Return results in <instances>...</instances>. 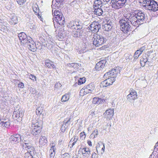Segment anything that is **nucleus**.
<instances>
[{"label":"nucleus","mask_w":158,"mask_h":158,"mask_svg":"<svg viewBox=\"0 0 158 158\" xmlns=\"http://www.w3.org/2000/svg\"><path fill=\"white\" fill-rule=\"evenodd\" d=\"M97 155L96 153L94 152L92 155L91 158H97Z\"/></svg>","instance_id":"obj_59"},{"label":"nucleus","mask_w":158,"mask_h":158,"mask_svg":"<svg viewBox=\"0 0 158 158\" xmlns=\"http://www.w3.org/2000/svg\"><path fill=\"white\" fill-rule=\"evenodd\" d=\"M66 36V34L64 29L58 32L57 38L59 40H62Z\"/></svg>","instance_id":"obj_26"},{"label":"nucleus","mask_w":158,"mask_h":158,"mask_svg":"<svg viewBox=\"0 0 158 158\" xmlns=\"http://www.w3.org/2000/svg\"><path fill=\"white\" fill-rule=\"evenodd\" d=\"M102 4V1L101 0H97L95 1L93 4L94 8H101Z\"/></svg>","instance_id":"obj_31"},{"label":"nucleus","mask_w":158,"mask_h":158,"mask_svg":"<svg viewBox=\"0 0 158 158\" xmlns=\"http://www.w3.org/2000/svg\"><path fill=\"white\" fill-rule=\"evenodd\" d=\"M78 153H81L83 158H88L90 154V151L89 148L87 147L80 148L78 151Z\"/></svg>","instance_id":"obj_14"},{"label":"nucleus","mask_w":158,"mask_h":158,"mask_svg":"<svg viewBox=\"0 0 158 158\" xmlns=\"http://www.w3.org/2000/svg\"><path fill=\"white\" fill-rule=\"evenodd\" d=\"M23 147V149L26 150L28 149L29 150L31 151H35L34 148L33 147L31 143H23L22 144Z\"/></svg>","instance_id":"obj_24"},{"label":"nucleus","mask_w":158,"mask_h":158,"mask_svg":"<svg viewBox=\"0 0 158 158\" xmlns=\"http://www.w3.org/2000/svg\"><path fill=\"white\" fill-rule=\"evenodd\" d=\"M95 111H92L90 112V114L92 115V116H94L95 115Z\"/></svg>","instance_id":"obj_63"},{"label":"nucleus","mask_w":158,"mask_h":158,"mask_svg":"<svg viewBox=\"0 0 158 158\" xmlns=\"http://www.w3.org/2000/svg\"><path fill=\"white\" fill-rule=\"evenodd\" d=\"M80 137L82 138H85V134L84 132H81L80 134Z\"/></svg>","instance_id":"obj_56"},{"label":"nucleus","mask_w":158,"mask_h":158,"mask_svg":"<svg viewBox=\"0 0 158 158\" xmlns=\"http://www.w3.org/2000/svg\"><path fill=\"white\" fill-rule=\"evenodd\" d=\"M120 70L119 68H116V69H113L109 72L106 73L104 75V77H114L115 79V77L117 75H119Z\"/></svg>","instance_id":"obj_10"},{"label":"nucleus","mask_w":158,"mask_h":158,"mask_svg":"<svg viewBox=\"0 0 158 158\" xmlns=\"http://www.w3.org/2000/svg\"><path fill=\"white\" fill-rule=\"evenodd\" d=\"M106 63V60H101L96 64L95 66V69L98 71L101 70L105 67Z\"/></svg>","instance_id":"obj_20"},{"label":"nucleus","mask_w":158,"mask_h":158,"mask_svg":"<svg viewBox=\"0 0 158 158\" xmlns=\"http://www.w3.org/2000/svg\"><path fill=\"white\" fill-rule=\"evenodd\" d=\"M89 31H91L92 33H97L99 29L101 28V25L97 22H93L88 27Z\"/></svg>","instance_id":"obj_12"},{"label":"nucleus","mask_w":158,"mask_h":158,"mask_svg":"<svg viewBox=\"0 0 158 158\" xmlns=\"http://www.w3.org/2000/svg\"><path fill=\"white\" fill-rule=\"evenodd\" d=\"M18 22L17 18L15 15H13L9 20V23L11 24L15 25Z\"/></svg>","instance_id":"obj_28"},{"label":"nucleus","mask_w":158,"mask_h":158,"mask_svg":"<svg viewBox=\"0 0 158 158\" xmlns=\"http://www.w3.org/2000/svg\"><path fill=\"white\" fill-rule=\"evenodd\" d=\"M1 30L4 31H6L7 29V27L5 26H2L1 27Z\"/></svg>","instance_id":"obj_58"},{"label":"nucleus","mask_w":158,"mask_h":158,"mask_svg":"<svg viewBox=\"0 0 158 158\" xmlns=\"http://www.w3.org/2000/svg\"><path fill=\"white\" fill-rule=\"evenodd\" d=\"M98 134V131L97 130H94L92 134L90 135V137L93 139H94L97 137Z\"/></svg>","instance_id":"obj_42"},{"label":"nucleus","mask_w":158,"mask_h":158,"mask_svg":"<svg viewBox=\"0 0 158 158\" xmlns=\"http://www.w3.org/2000/svg\"><path fill=\"white\" fill-rule=\"evenodd\" d=\"M53 22L55 28H58L60 26L64 25V18L63 15L55 17L53 18Z\"/></svg>","instance_id":"obj_8"},{"label":"nucleus","mask_w":158,"mask_h":158,"mask_svg":"<svg viewBox=\"0 0 158 158\" xmlns=\"http://www.w3.org/2000/svg\"><path fill=\"white\" fill-rule=\"evenodd\" d=\"M93 12L94 14L98 16H101L103 13L102 9L99 8H94Z\"/></svg>","instance_id":"obj_29"},{"label":"nucleus","mask_w":158,"mask_h":158,"mask_svg":"<svg viewBox=\"0 0 158 158\" xmlns=\"http://www.w3.org/2000/svg\"><path fill=\"white\" fill-rule=\"evenodd\" d=\"M35 153V151L29 150L24 154L25 158H33V156Z\"/></svg>","instance_id":"obj_27"},{"label":"nucleus","mask_w":158,"mask_h":158,"mask_svg":"<svg viewBox=\"0 0 158 158\" xmlns=\"http://www.w3.org/2000/svg\"><path fill=\"white\" fill-rule=\"evenodd\" d=\"M70 118H68L63 121V124L61 127V130L62 132H64L68 127L69 125L70 124L69 122H70Z\"/></svg>","instance_id":"obj_21"},{"label":"nucleus","mask_w":158,"mask_h":158,"mask_svg":"<svg viewBox=\"0 0 158 158\" xmlns=\"http://www.w3.org/2000/svg\"><path fill=\"white\" fill-rule=\"evenodd\" d=\"M49 152L50 153V158H54L55 154V152H54V151L52 152V149H50Z\"/></svg>","instance_id":"obj_49"},{"label":"nucleus","mask_w":158,"mask_h":158,"mask_svg":"<svg viewBox=\"0 0 158 158\" xmlns=\"http://www.w3.org/2000/svg\"><path fill=\"white\" fill-rule=\"evenodd\" d=\"M1 116L0 115V127L2 128H8L10 126V122H4L3 119H1Z\"/></svg>","instance_id":"obj_22"},{"label":"nucleus","mask_w":158,"mask_h":158,"mask_svg":"<svg viewBox=\"0 0 158 158\" xmlns=\"http://www.w3.org/2000/svg\"><path fill=\"white\" fill-rule=\"evenodd\" d=\"M69 98V95L67 94H66L63 95L61 99V101L62 102H65L68 101Z\"/></svg>","instance_id":"obj_34"},{"label":"nucleus","mask_w":158,"mask_h":158,"mask_svg":"<svg viewBox=\"0 0 158 158\" xmlns=\"http://www.w3.org/2000/svg\"><path fill=\"white\" fill-rule=\"evenodd\" d=\"M62 158H70V156L69 154L67 153H65L62 156Z\"/></svg>","instance_id":"obj_51"},{"label":"nucleus","mask_w":158,"mask_h":158,"mask_svg":"<svg viewBox=\"0 0 158 158\" xmlns=\"http://www.w3.org/2000/svg\"><path fill=\"white\" fill-rule=\"evenodd\" d=\"M52 14L54 16V17L59 16H60L63 15V14L62 13L57 10H55L54 12H53V10H52Z\"/></svg>","instance_id":"obj_35"},{"label":"nucleus","mask_w":158,"mask_h":158,"mask_svg":"<svg viewBox=\"0 0 158 158\" xmlns=\"http://www.w3.org/2000/svg\"><path fill=\"white\" fill-rule=\"evenodd\" d=\"M29 76L30 79H31L32 80L34 81H36V78L35 76L32 74H31Z\"/></svg>","instance_id":"obj_53"},{"label":"nucleus","mask_w":158,"mask_h":158,"mask_svg":"<svg viewBox=\"0 0 158 158\" xmlns=\"http://www.w3.org/2000/svg\"><path fill=\"white\" fill-rule=\"evenodd\" d=\"M23 112L21 108H18L17 107L13 113V118L17 120L18 122L21 120L22 117L23 115Z\"/></svg>","instance_id":"obj_9"},{"label":"nucleus","mask_w":158,"mask_h":158,"mask_svg":"<svg viewBox=\"0 0 158 158\" xmlns=\"http://www.w3.org/2000/svg\"><path fill=\"white\" fill-rule=\"evenodd\" d=\"M48 141L45 136H41L39 140V144L40 146L45 145L47 143Z\"/></svg>","instance_id":"obj_30"},{"label":"nucleus","mask_w":158,"mask_h":158,"mask_svg":"<svg viewBox=\"0 0 158 158\" xmlns=\"http://www.w3.org/2000/svg\"><path fill=\"white\" fill-rule=\"evenodd\" d=\"M78 65L77 63H74L73 67L75 69H77L78 68Z\"/></svg>","instance_id":"obj_57"},{"label":"nucleus","mask_w":158,"mask_h":158,"mask_svg":"<svg viewBox=\"0 0 158 158\" xmlns=\"http://www.w3.org/2000/svg\"><path fill=\"white\" fill-rule=\"evenodd\" d=\"M78 139V137L77 136H75L73 140V141L72 140V139L70 140L69 142V144H71V143H72V147H73L75 145V143L77 140Z\"/></svg>","instance_id":"obj_38"},{"label":"nucleus","mask_w":158,"mask_h":158,"mask_svg":"<svg viewBox=\"0 0 158 158\" xmlns=\"http://www.w3.org/2000/svg\"><path fill=\"white\" fill-rule=\"evenodd\" d=\"M28 39L27 41L26 42L25 44H26L29 50L34 52H35L36 51L35 43L30 36L28 37Z\"/></svg>","instance_id":"obj_11"},{"label":"nucleus","mask_w":158,"mask_h":158,"mask_svg":"<svg viewBox=\"0 0 158 158\" xmlns=\"http://www.w3.org/2000/svg\"><path fill=\"white\" fill-rule=\"evenodd\" d=\"M148 59H142L141 60H140V64H141V65L142 66H144L145 64L143 65H142V62H144V64H145V63H146V62H147L148 61Z\"/></svg>","instance_id":"obj_52"},{"label":"nucleus","mask_w":158,"mask_h":158,"mask_svg":"<svg viewBox=\"0 0 158 158\" xmlns=\"http://www.w3.org/2000/svg\"><path fill=\"white\" fill-rule=\"evenodd\" d=\"M155 155L156 154H153V152H152V154L150 155L149 158H154V156H155Z\"/></svg>","instance_id":"obj_64"},{"label":"nucleus","mask_w":158,"mask_h":158,"mask_svg":"<svg viewBox=\"0 0 158 158\" xmlns=\"http://www.w3.org/2000/svg\"><path fill=\"white\" fill-rule=\"evenodd\" d=\"M42 124V121L38 118L33 120L32 121L31 131V134L34 135L39 134L41 131Z\"/></svg>","instance_id":"obj_3"},{"label":"nucleus","mask_w":158,"mask_h":158,"mask_svg":"<svg viewBox=\"0 0 158 158\" xmlns=\"http://www.w3.org/2000/svg\"><path fill=\"white\" fill-rule=\"evenodd\" d=\"M104 27L105 31H110L112 27V23L110 22L108 23H106L104 24Z\"/></svg>","instance_id":"obj_32"},{"label":"nucleus","mask_w":158,"mask_h":158,"mask_svg":"<svg viewBox=\"0 0 158 158\" xmlns=\"http://www.w3.org/2000/svg\"><path fill=\"white\" fill-rule=\"evenodd\" d=\"M18 37L21 42L25 44L28 40V37L24 32H21L18 34Z\"/></svg>","instance_id":"obj_17"},{"label":"nucleus","mask_w":158,"mask_h":158,"mask_svg":"<svg viewBox=\"0 0 158 158\" xmlns=\"http://www.w3.org/2000/svg\"><path fill=\"white\" fill-rule=\"evenodd\" d=\"M141 53L138 50H137L135 53L134 55V57L135 59H137L139 56V55Z\"/></svg>","instance_id":"obj_48"},{"label":"nucleus","mask_w":158,"mask_h":158,"mask_svg":"<svg viewBox=\"0 0 158 158\" xmlns=\"http://www.w3.org/2000/svg\"><path fill=\"white\" fill-rule=\"evenodd\" d=\"M157 153H158V142L156 143L154 146V151L153 152V154H156Z\"/></svg>","instance_id":"obj_45"},{"label":"nucleus","mask_w":158,"mask_h":158,"mask_svg":"<svg viewBox=\"0 0 158 158\" xmlns=\"http://www.w3.org/2000/svg\"><path fill=\"white\" fill-rule=\"evenodd\" d=\"M127 0H111L112 6L115 9H119L125 6Z\"/></svg>","instance_id":"obj_7"},{"label":"nucleus","mask_w":158,"mask_h":158,"mask_svg":"<svg viewBox=\"0 0 158 158\" xmlns=\"http://www.w3.org/2000/svg\"><path fill=\"white\" fill-rule=\"evenodd\" d=\"M43 110V109L42 107H39L37 108L35 111L36 114L37 115H40L42 114Z\"/></svg>","instance_id":"obj_40"},{"label":"nucleus","mask_w":158,"mask_h":158,"mask_svg":"<svg viewBox=\"0 0 158 158\" xmlns=\"http://www.w3.org/2000/svg\"><path fill=\"white\" fill-rule=\"evenodd\" d=\"M127 100L130 101L137 98V93L135 90L132 91L127 97Z\"/></svg>","instance_id":"obj_18"},{"label":"nucleus","mask_w":158,"mask_h":158,"mask_svg":"<svg viewBox=\"0 0 158 158\" xmlns=\"http://www.w3.org/2000/svg\"><path fill=\"white\" fill-rule=\"evenodd\" d=\"M18 87L21 88H23L24 87V84L22 82H20L18 84Z\"/></svg>","instance_id":"obj_55"},{"label":"nucleus","mask_w":158,"mask_h":158,"mask_svg":"<svg viewBox=\"0 0 158 158\" xmlns=\"http://www.w3.org/2000/svg\"><path fill=\"white\" fill-rule=\"evenodd\" d=\"M94 86L93 83H90L86 86H85L81 89L80 92H83L84 95H85L89 93H91L94 90Z\"/></svg>","instance_id":"obj_13"},{"label":"nucleus","mask_w":158,"mask_h":158,"mask_svg":"<svg viewBox=\"0 0 158 158\" xmlns=\"http://www.w3.org/2000/svg\"><path fill=\"white\" fill-rule=\"evenodd\" d=\"M124 57L127 62H129L130 59L132 58V56L128 53L125 54Z\"/></svg>","instance_id":"obj_39"},{"label":"nucleus","mask_w":158,"mask_h":158,"mask_svg":"<svg viewBox=\"0 0 158 158\" xmlns=\"http://www.w3.org/2000/svg\"><path fill=\"white\" fill-rule=\"evenodd\" d=\"M16 1L19 5H22L25 3L26 0H16Z\"/></svg>","instance_id":"obj_50"},{"label":"nucleus","mask_w":158,"mask_h":158,"mask_svg":"<svg viewBox=\"0 0 158 158\" xmlns=\"http://www.w3.org/2000/svg\"><path fill=\"white\" fill-rule=\"evenodd\" d=\"M36 49L37 48L39 49H41L42 48V45L41 44L38 42H37L35 43Z\"/></svg>","instance_id":"obj_47"},{"label":"nucleus","mask_w":158,"mask_h":158,"mask_svg":"<svg viewBox=\"0 0 158 158\" xmlns=\"http://www.w3.org/2000/svg\"><path fill=\"white\" fill-rule=\"evenodd\" d=\"M110 85L106 79L101 82V87H106Z\"/></svg>","instance_id":"obj_41"},{"label":"nucleus","mask_w":158,"mask_h":158,"mask_svg":"<svg viewBox=\"0 0 158 158\" xmlns=\"http://www.w3.org/2000/svg\"><path fill=\"white\" fill-rule=\"evenodd\" d=\"M104 78L105 79L107 78L106 79L109 83V85H112L114 82L115 81V79L114 78V77H104Z\"/></svg>","instance_id":"obj_33"},{"label":"nucleus","mask_w":158,"mask_h":158,"mask_svg":"<svg viewBox=\"0 0 158 158\" xmlns=\"http://www.w3.org/2000/svg\"><path fill=\"white\" fill-rule=\"evenodd\" d=\"M30 92L32 94H34L35 91V89L33 88H31L30 89Z\"/></svg>","instance_id":"obj_60"},{"label":"nucleus","mask_w":158,"mask_h":158,"mask_svg":"<svg viewBox=\"0 0 158 158\" xmlns=\"http://www.w3.org/2000/svg\"><path fill=\"white\" fill-rule=\"evenodd\" d=\"M61 86L62 85L59 82L56 83L55 85V86L54 87V90H56L58 89H60L61 87Z\"/></svg>","instance_id":"obj_46"},{"label":"nucleus","mask_w":158,"mask_h":158,"mask_svg":"<svg viewBox=\"0 0 158 158\" xmlns=\"http://www.w3.org/2000/svg\"><path fill=\"white\" fill-rule=\"evenodd\" d=\"M102 145H103V147L102 148L101 150L102 151H103V152H104L105 149V145H104V143H102V142H100L99 143H98V145L96 146V149H97V148H98V147H100V146H101ZM97 152H98V151L97 150Z\"/></svg>","instance_id":"obj_44"},{"label":"nucleus","mask_w":158,"mask_h":158,"mask_svg":"<svg viewBox=\"0 0 158 158\" xmlns=\"http://www.w3.org/2000/svg\"><path fill=\"white\" fill-rule=\"evenodd\" d=\"M124 16L135 27H138L147 21L146 14L141 10H134L130 13L124 14Z\"/></svg>","instance_id":"obj_1"},{"label":"nucleus","mask_w":158,"mask_h":158,"mask_svg":"<svg viewBox=\"0 0 158 158\" xmlns=\"http://www.w3.org/2000/svg\"><path fill=\"white\" fill-rule=\"evenodd\" d=\"M46 41L47 42L44 45V46L49 49H52L53 47L55 45V41L51 37H48L47 38Z\"/></svg>","instance_id":"obj_15"},{"label":"nucleus","mask_w":158,"mask_h":158,"mask_svg":"<svg viewBox=\"0 0 158 158\" xmlns=\"http://www.w3.org/2000/svg\"><path fill=\"white\" fill-rule=\"evenodd\" d=\"M93 38V44L96 47H98L106 42V39L103 36L97 34L94 35Z\"/></svg>","instance_id":"obj_6"},{"label":"nucleus","mask_w":158,"mask_h":158,"mask_svg":"<svg viewBox=\"0 0 158 158\" xmlns=\"http://www.w3.org/2000/svg\"><path fill=\"white\" fill-rule=\"evenodd\" d=\"M7 118L6 117H4V116H3L1 118V119H4L3 121H4V122H10L8 120V121H6Z\"/></svg>","instance_id":"obj_62"},{"label":"nucleus","mask_w":158,"mask_h":158,"mask_svg":"<svg viewBox=\"0 0 158 158\" xmlns=\"http://www.w3.org/2000/svg\"><path fill=\"white\" fill-rule=\"evenodd\" d=\"M145 46H143L141 47L139 50H138L140 52L142 53L143 51L145 49Z\"/></svg>","instance_id":"obj_54"},{"label":"nucleus","mask_w":158,"mask_h":158,"mask_svg":"<svg viewBox=\"0 0 158 158\" xmlns=\"http://www.w3.org/2000/svg\"><path fill=\"white\" fill-rule=\"evenodd\" d=\"M120 29L124 33L130 34V31H131V26L129 24V22L126 21L123 19H120L119 21Z\"/></svg>","instance_id":"obj_5"},{"label":"nucleus","mask_w":158,"mask_h":158,"mask_svg":"<svg viewBox=\"0 0 158 158\" xmlns=\"http://www.w3.org/2000/svg\"><path fill=\"white\" fill-rule=\"evenodd\" d=\"M10 141L17 143L21 141V136L19 134H14L10 137Z\"/></svg>","instance_id":"obj_19"},{"label":"nucleus","mask_w":158,"mask_h":158,"mask_svg":"<svg viewBox=\"0 0 158 158\" xmlns=\"http://www.w3.org/2000/svg\"><path fill=\"white\" fill-rule=\"evenodd\" d=\"M45 66L49 68H56L53 62L49 60H47L45 61Z\"/></svg>","instance_id":"obj_25"},{"label":"nucleus","mask_w":158,"mask_h":158,"mask_svg":"<svg viewBox=\"0 0 158 158\" xmlns=\"http://www.w3.org/2000/svg\"><path fill=\"white\" fill-rule=\"evenodd\" d=\"M33 9L35 14L36 15H38L39 12V8L38 6L36 4H34L33 6Z\"/></svg>","instance_id":"obj_36"},{"label":"nucleus","mask_w":158,"mask_h":158,"mask_svg":"<svg viewBox=\"0 0 158 158\" xmlns=\"http://www.w3.org/2000/svg\"><path fill=\"white\" fill-rule=\"evenodd\" d=\"M85 81V77H83L81 78L78 80L77 83L78 85H81L82 84L84 83Z\"/></svg>","instance_id":"obj_43"},{"label":"nucleus","mask_w":158,"mask_h":158,"mask_svg":"<svg viewBox=\"0 0 158 158\" xmlns=\"http://www.w3.org/2000/svg\"><path fill=\"white\" fill-rule=\"evenodd\" d=\"M114 115V111L113 109L107 110L103 114L105 118L109 120L112 118Z\"/></svg>","instance_id":"obj_16"},{"label":"nucleus","mask_w":158,"mask_h":158,"mask_svg":"<svg viewBox=\"0 0 158 158\" xmlns=\"http://www.w3.org/2000/svg\"><path fill=\"white\" fill-rule=\"evenodd\" d=\"M68 26L73 30L72 35L74 37H79L83 33L82 24L78 20L71 21Z\"/></svg>","instance_id":"obj_2"},{"label":"nucleus","mask_w":158,"mask_h":158,"mask_svg":"<svg viewBox=\"0 0 158 158\" xmlns=\"http://www.w3.org/2000/svg\"><path fill=\"white\" fill-rule=\"evenodd\" d=\"M63 1L58 0H53L52 2V8L60 7Z\"/></svg>","instance_id":"obj_23"},{"label":"nucleus","mask_w":158,"mask_h":158,"mask_svg":"<svg viewBox=\"0 0 158 158\" xmlns=\"http://www.w3.org/2000/svg\"><path fill=\"white\" fill-rule=\"evenodd\" d=\"M102 102V99L98 98H94L93 101V103L95 104H99Z\"/></svg>","instance_id":"obj_37"},{"label":"nucleus","mask_w":158,"mask_h":158,"mask_svg":"<svg viewBox=\"0 0 158 158\" xmlns=\"http://www.w3.org/2000/svg\"><path fill=\"white\" fill-rule=\"evenodd\" d=\"M143 6L150 11H156L158 10V3L154 0H143Z\"/></svg>","instance_id":"obj_4"},{"label":"nucleus","mask_w":158,"mask_h":158,"mask_svg":"<svg viewBox=\"0 0 158 158\" xmlns=\"http://www.w3.org/2000/svg\"><path fill=\"white\" fill-rule=\"evenodd\" d=\"M55 147V145L54 143H52L51 147V149H52V152H53V151H54V152H55V149H54Z\"/></svg>","instance_id":"obj_61"}]
</instances>
